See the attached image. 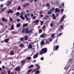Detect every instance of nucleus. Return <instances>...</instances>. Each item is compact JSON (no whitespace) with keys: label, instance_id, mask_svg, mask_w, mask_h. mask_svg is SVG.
I'll return each instance as SVG.
<instances>
[{"label":"nucleus","instance_id":"nucleus-1","mask_svg":"<svg viewBox=\"0 0 74 74\" xmlns=\"http://www.w3.org/2000/svg\"><path fill=\"white\" fill-rule=\"evenodd\" d=\"M47 52V48H44L42 49V51H40V53L41 55Z\"/></svg>","mask_w":74,"mask_h":74},{"label":"nucleus","instance_id":"nucleus-15","mask_svg":"<svg viewBox=\"0 0 74 74\" xmlns=\"http://www.w3.org/2000/svg\"><path fill=\"white\" fill-rule=\"evenodd\" d=\"M27 25H28V23L24 24V25H23V28L25 27H26V26H27Z\"/></svg>","mask_w":74,"mask_h":74},{"label":"nucleus","instance_id":"nucleus-63","mask_svg":"<svg viewBox=\"0 0 74 74\" xmlns=\"http://www.w3.org/2000/svg\"><path fill=\"white\" fill-rule=\"evenodd\" d=\"M1 74H4V72H2Z\"/></svg>","mask_w":74,"mask_h":74},{"label":"nucleus","instance_id":"nucleus-18","mask_svg":"<svg viewBox=\"0 0 74 74\" xmlns=\"http://www.w3.org/2000/svg\"><path fill=\"white\" fill-rule=\"evenodd\" d=\"M21 24L20 23H18L16 25L17 27H19L21 26Z\"/></svg>","mask_w":74,"mask_h":74},{"label":"nucleus","instance_id":"nucleus-7","mask_svg":"<svg viewBox=\"0 0 74 74\" xmlns=\"http://www.w3.org/2000/svg\"><path fill=\"white\" fill-rule=\"evenodd\" d=\"M65 18H66V15H64V16H62V17H61V19L60 20L61 22L63 21Z\"/></svg>","mask_w":74,"mask_h":74},{"label":"nucleus","instance_id":"nucleus-52","mask_svg":"<svg viewBox=\"0 0 74 74\" xmlns=\"http://www.w3.org/2000/svg\"><path fill=\"white\" fill-rule=\"evenodd\" d=\"M10 73H11V71H8V74H10Z\"/></svg>","mask_w":74,"mask_h":74},{"label":"nucleus","instance_id":"nucleus-3","mask_svg":"<svg viewBox=\"0 0 74 74\" xmlns=\"http://www.w3.org/2000/svg\"><path fill=\"white\" fill-rule=\"evenodd\" d=\"M55 10V8H52L51 10L49 11V12L47 13L48 15H50L51 14L52 12V11H54V10Z\"/></svg>","mask_w":74,"mask_h":74},{"label":"nucleus","instance_id":"nucleus-36","mask_svg":"<svg viewBox=\"0 0 74 74\" xmlns=\"http://www.w3.org/2000/svg\"><path fill=\"white\" fill-rule=\"evenodd\" d=\"M36 66H38V69H39V68H40V66H39V65H38V64H36Z\"/></svg>","mask_w":74,"mask_h":74},{"label":"nucleus","instance_id":"nucleus-22","mask_svg":"<svg viewBox=\"0 0 74 74\" xmlns=\"http://www.w3.org/2000/svg\"><path fill=\"white\" fill-rule=\"evenodd\" d=\"M48 18H49V16L47 15L46 16L44 17V19H47Z\"/></svg>","mask_w":74,"mask_h":74},{"label":"nucleus","instance_id":"nucleus-28","mask_svg":"<svg viewBox=\"0 0 74 74\" xmlns=\"http://www.w3.org/2000/svg\"><path fill=\"white\" fill-rule=\"evenodd\" d=\"M31 71H32V70L31 69H29L27 71V73H28V74H29V73H30V72H31Z\"/></svg>","mask_w":74,"mask_h":74},{"label":"nucleus","instance_id":"nucleus-35","mask_svg":"<svg viewBox=\"0 0 74 74\" xmlns=\"http://www.w3.org/2000/svg\"><path fill=\"white\" fill-rule=\"evenodd\" d=\"M36 73L37 74H38V73L39 74H40V72H39V70H38V71H36Z\"/></svg>","mask_w":74,"mask_h":74},{"label":"nucleus","instance_id":"nucleus-27","mask_svg":"<svg viewBox=\"0 0 74 74\" xmlns=\"http://www.w3.org/2000/svg\"><path fill=\"white\" fill-rule=\"evenodd\" d=\"M26 32V29H23L22 30V33H24L25 32Z\"/></svg>","mask_w":74,"mask_h":74},{"label":"nucleus","instance_id":"nucleus-45","mask_svg":"<svg viewBox=\"0 0 74 74\" xmlns=\"http://www.w3.org/2000/svg\"><path fill=\"white\" fill-rule=\"evenodd\" d=\"M53 18V19H56V16H52Z\"/></svg>","mask_w":74,"mask_h":74},{"label":"nucleus","instance_id":"nucleus-26","mask_svg":"<svg viewBox=\"0 0 74 74\" xmlns=\"http://www.w3.org/2000/svg\"><path fill=\"white\" fill-rule=\"evenodd\" d=\"M24 40H27V39L28 38V37H27V36H25L24 37Z\"/></svg>","mask_w":74,"mask_h":74},{"label":"nucleus","instance_id":"nucleus-47","mask_svg":"<svg viewBox=\"0 0 74 74\" xmlns=\"http://www.w3.org/2000/svg\"><path fill=\"white\" fill-rule=\"evenodd\" d=\"M36 18V16H33L32 18V19L34 20Z\"/></svg>","mask_w":74,"mask_h":74},{"label":"nucleus","instance_id":"nucleus-34","mask_svg":"<svg viewBox=\"0 0 74 74\" xmlns=\"http://www.w3.org/2000/svg\"><path fill=\"white\" fill-rule=\"evenodd\" d=\"M42 29H40L39 31V33H41L42 32Z\"/></svg>","mask_w":74,"mask_h":74},{"label":"nucleus","instance_id":"nucleus-38","mask_svg":"<svg viewBox=\"0 0 74 74\" xmlns=\"http://www.w3.org/2000/svg\"><path fill=\"white\" fill-rule=\"evenodd\" d=\"M44 37H45L43 35H41L40 36V37H41V38H44Z\"/></svg>","mask_w":74,"mask_h":74},{"label":"nucleus","instance_id":"nucleus-5","mask_svg":"<svg viewBox=\"0 0 74 74\" xmlns=\"http://www.w3.org/2000/svg\"><path fill=\"white\" fill-rule=\"evenodd\" d=\"M8 14H12L13 13V11H12V10L11 9H9V11L7 12Z\"/></svg>","mask_w":74,"mask_h":74},{"label":"nucleus","instance_id":"nucleus-4","mask_svg":"<svg viewBox=\"0 0 74 74\" xmlns=\"http://www.w3.org/2000/svg\"><path fill=\"white\" fill-rule=\"evenodd\" d=\"M38 53H37L34 56L33 58L34 59L37 58L38 57Z\"/></svg>","mask_w":74,"mask_h":74},{"label":"nucleus","instance_id":"nucleus-14","mask_svg":"<svg viewBox=\"0 0 74 74\" xmlns=\"http://www.w3.org/2000/svg\"><path fill=\"white\" fill-rule=\"evenodd\" d=\"M32 47L33 46H32V45L30 44H29L28 46V48L29 49H31V48H32Z\"/></svg>","mask_w":74,"mask_h":74},{"label":"nucleus","instance_id":"nucleus-49","mask_svg":"<svg viewBox=\"0 0 74 74\" xmlns=\"http://www.w3.org/2000/svg\"><path fill=\"white\" fill-rule=\"evenodd\" d=\"M40 60H44V58L43 57H42L40 58Z\"/></svg>","mask_w":74,"mask_h":74},{"label":"nucleus","instance_id":"nucleus-16","mask_svg":"<svg viewBox=\"0 0 74 74\" xmlns=\"http://www.w3.org/2000/svg\"><path fill=\"white\" fill-rule=\"evenodd\" d=\"M9 41V39L8 38L5 39L4 40L5 42H8Z\"/></svg>","mask_w":74,"mask_h":74},{"label":"nucleus","instance_id":"nucleus-56","mask_svg":"<svg viewBox=\"0 0 74 74\" xmlns=\"http://www.w3.org/2000/svg\"><path fill=\"white\" fill-rule=\"evenodd\" d=\"M63 11H64L63 9L61 10V13H62V12H63Z\"/></svg>","mask_w":74,"mask_h":74},{"label":"nucleus","instance_id":"nucleus-17","mask_svg":"<svg viewBox=\"0 0 74 74\" xmlns=\"http://www.w3.org/2000/svg\"><path fill=\"white\" fill-rule=\"evenodd\" d=\"M44 44V41L42 40L40 42V44L41 45H42Z\"/></svg>","mask_w":74,"mask_h":74},{"label":"nucleus","instance_id":"nucleus-31","mask_svg":"<svg viewBox=\"0 0 74 74\" xmlns=\"http://www.w3.org/2000/svg\"><path fill=\"white\" fill-rule=\"evenodd\" d=\"M59 48V46H56V50H58Z\"/></svg>","mask_w":74,"mask_h":74},{"label":"nucleus","instance_id":"nucleus-51","mask_svg":"<svg viewBox=\"0 0 74 74\" xmlns=\"http://www.w3.org/2000/svg\"><path fill=\"white\" fill-rule=\"evenodd\" d=\"M25 18H27V14H26L25 15Z\"/></svg>","mask_w":74,"mask_h":74},{"label":"nucleus","instance_id":"nucleus-62","mask_svg":"<svg viewBox=\"0 0 74 74\" xmlns=\"http://www.w3.org/2000/svg\"><path fill=\"white\" fill-rule=\"evenodd\" d=\"M4 68H5V67L4 66H2V69H4Z\"/></svg>","mask_w":74,"mask_h":74},{"label":"nucleus","instance_id":"nucleus-46","mask_svg":"<svg viewBox=\"0 0 74 74\" xmlns=\"http://www.w3.org/2000/svg\"><path fill=\"white\" fill-rule=\"evenodd\" d=\"M30 18H27H27H26V19L27 21H29V20H30Z\"/></svg>","mask_w":74,"mask_h":74},{"label":"nucleus","instance_id":"nucleus-50","mask_svg":"<svg viewBox=\"0 0 74 74\" xmlns=\"http://www.w3.org/2000/svg\"><path fill=\"white\" fill-rule=\"evenodd\" d=\"M44 27H43V30H44V28H45V27H45V25H44Z\"/></svg>","mask_w":74,"mask_h":74},{"label":"nucleus","instance_id":"nucleus-55","mask_svg":"<svg viewBox=\"0 0 74 74\" xmlns=\"http://www.w3.org/2000/svg\"><path fill=\"white\" fill-rule=\"evenodd\" d=\"M12 34H16V32H12Z\"/></svg>","mask_w":74,"mask_h":74},{"label":"nucleus","instance_id":"nucleus-23","mask_svg":"<svg viewBox=\"0 0 74 74\" xmlns=\"http://www.w3.org/2000/svg\"><path fill=\"white\" fill-rule=\"evenodd\" d=\"M16 16H19L20 15V13L19 12H17L16 13Z\"/></svg>","mask_w":74,"mask_h":74},{"label":"nucleus","instance_id":"nucleus-8","mask_svg":"<svg viewBox=\"0 0 74 74\" xmlns=\"http://www.w3.org/2000/svg\"><path fill=\"white\" fill-rule=\"evenodd\" d=\"M11 2L10 1H8V3L6 4V6L7 7H8L10 4H11Z\"/></svg>","mask_w":74,"mask_h":74},{"label":"nucleus","instance_id":"nucleus-19","mask_svg":"<svg viewBox=\"0 0 74 74\" xmlns=\"http://www.w3.org/2000/svg\"><path fill=\"white\" fill-rule=\"evenodd\" d=\"M20 47L21 48H23L24 47V45L23 44L21 43L20 45Z\"/></svg>","mask_w":74,"mask_h":74},{"label":"nucleus","instance_id":"nucleus-32","mask_svg":"<svg viewBox=\"0 0 74 74\" xmlns=\"http://www.w3.org/2000/svg\"><path fill=\"white\" fill-rule=\"evenodd\" d=\"M10 22H13V19H12L11 17H10Z\"/></svg>","mask_w":74,"mask_h":74},{"label":"nucleus","instance_id":"nucleus-9","mask_svg":"<svg viewBox=\"0 0 74 74\" xmlns=\"http://www.w3.org/2000/svg\"><path fill=\"white\" fill-rule=\"evenodd\" d=\"M39 21H40V20H36L35 21L33 22V23H38V22H39Z\"/></svg>","mask_w":74,"mask_h":74},{"label":"nucleus","instance_id":"nucleus-37","mask_svg":"<svg viewBox=\"0 0 74 74\" xmlns=\"http://www.w3.org/2000/svg\"><path fill=\"white\" fill-rule=\"evenodd\" d=\"M32 67H33V65H31L29 67V69H30V68H32Z\"/></svg>","mask_w":74,"mask_h":74},{"label":"nucleus","instance_id":"nucleus-25","mask_svg":"<svg viewBox=\"0 0 74 74\" xmlns=\"http://www.w3.org/2000/svg\"><path fill=\"white\" fill-rule=\"evenodd\" d=\"M11 29L12 30H14V25L12 24L11 26Z\"/></svg>","mask_w":74,"mask_h":74},{"label":"nucleus","instance_id":"nucleus-60","mask_svg":"<svg viewBox=\"0 0 74 74\" xmlns=\"http://www.w3.org/2000/svg\"><path fill=\"white\" fill-rule=\"evenodd\" d=\"M46 42L47 43V44H49V42H48V41H46Z\"/></svg>","mask_w":74,"mask_h":74},{"label":"nucleus","instance_id":"nucleus-64","mask_svg":"<svg viewBox=\"0 0 74 74\" xmlns=\"http://www.w3.org/2000/svg\"><path fill=\"white\" fill-rule=\"evenodd\" d=\"M33 0H31L30 1V2L31 3H32V2H33Z\"/></svg>","mask_w":74,"mask_h":74},{"label":"nucleus","instance_id":"nucleus-40","mask_svg":"<svg viewBox=\"0 0 74 74\" xmlns=\"http://www.w3.org/2000/svg\"><path fill=\"white\" fill-rule=\"evenodd\" d=\"M21 7L20 6H19L17 8V10H19L21 9Z\"/></svg>","mask_w":74,"mask_h":74},{"label":"nucleus","instance_id":"nucleus-6","mask_svg":"<svg viewBox=\"0 0 74 74\" xmlns=\"http://www.w3.org/2000/svg\"><path fill=\"white\" fill-rule=\"evenodd\" d=\"M2 20L3 22H7V19H5V18L4 17L2 18Z\"/></svg>","mask_w":74,"mask_h":74},{"label":"nucleus","instance_id":"nucleus-54","mask_svg":"<svg viewBox=\"0 0 74 74\" xmlns=\"http://www.w3.org/2000/svg\"><path fill=\"white\" fill-rule=\"evenodd\" d=\"M0 25H1V26H3V24L2 23H0Z\"/></svg>","mask_w":74,"mask_h":74},{"label":"nucleus","instance_id":"nucleus-24","mask_svg":"<svg viewBox=\"0 0 74 74\" xmlns=\"http://www.w3.org/2000/svg\"><path fill=\"white\" fill-rule=\"evenodd\" d=\"M26 59H27V60H30V59H32V58L30 57H28Z\"/></svg>","mask_w":74,"mask_h":74},{"label":"nucleus","instance_id":"nucleus-20","mask_svg":"<svg viewBox=\"0 0 74 74\" xmlns=\"http://www.w3.org/2000/svg\"><path fill=\"white\" fill-rule=\"evenodd\" d=\"M10 54H11V55H14V53L12 51H11L10 52Z\"/></svg>","mask_w":74,"mask_h":74},{"label":"nucleus","instance_id":"nucleus-10","mask_svg":"<svg viewBox=\"0 0 74 74\" xmlns=\"http://www.w3.org/2000/svg\"><path fill=\"white\" fill-rule=\"evenodd\" d=\"M25 33L27 34L29 33H30V31L28 30V28H25Z\"/></svg>","mask_w":74,"mask_h":74},{"label":"nucleus","instance_id":"nucleus-58","mask_svg":"<svg viewBox=\"0 0 74 74\" xmlns=\"http://www.w3.org/2000/svg\"><path fill=\"white\" fill-rule=\"evenodd\" d=\"M31 16L32 17H33V14H31Z\"/></svg>","mask_w":74,"mask_h":74},{"label":"nucleus","instance_id":"nucleus-59","mask_svg":"<svg viewBox=\"0 0 74 74\" xmlns=\"http://www.w3.org/2000/svg\"><path fill=\"white\" fill-rule=\"evenodd\" d=\"M60 27H61V28H62V29H63V27H62V25L60 26Z\"/></svg>","mask_w":74,"mask_h":74},{"label":"nucleus","instance_id":"nucleus-44","mask_svg":"<svg viewBox=\"0 0 74 74\" xmlns=\"http://www.w3.org/2000/svg\"><path fill=\"white\" fill-rule=\"evenodd\" d=\"M68 68L69 67H65L64 68V69L65 70H67Z\"/></svg>","mask_w":74,"mask_h":74},{"label":"nucleus","instance_id":"nucleus-29","mask_svg":"<svg viewBox=\"0 0 74 74\" xmlns=\"http://www.w3.org/2000/svg\"><path fill=\"white\" fill-rule=\"evenodd\" d=\"M6 8H4L2 9V12H3V11H5V10H6Z\"/></svg>","mask_w":74,"mask_h":74},{"label":"nucleus","instance_id":"nucleus-61","mask_svg":"<svg viewBox=\"0 0 74 74\" xmlns=\"http://www.w3.org/2000/svg\"><path fill=\"white\" fill-rule=\"evenodd\" d=\"M0 7H3V4H1V5L0 6Z\"/></svg>","mask_w":74,"mask_h":74},{"label":"nucleus","instance_id":"nucleus-57","mask_svg":"<svg viewBox=\"0 0 74 74\" xmlns=\"http://www.w3.org/2000/svg\"><path fill=\"white\" fill-rule=\"evenodd\" d=\"M62 7H64V3H62Z\"/></svg>","mask_w":74,"mask_h":74},{"label":"nucleus","instance_id":"nucleus-11","mask_svg":"<svg viewBox=\"0 0 74 74\" xmlns=\"http://www.w3.org/2000/svg\"><path fill=\"white\" fill-rule=\"evenodd\" d=\"M21 69V68L19 66H17L16 68H15V70L16 71H19V70H20V69Z\"/></svg>","mask_w":74,"mask_h":74},{"label":"nucleus","instance_id":"nucleus-41","mask_svg":"<svg viewBox=\"0 0 74 74\" xmlns=\"http://www.w3.org/2000/svg\"><path fill=\"white\" fill-rule=\"evenodd\" d=\"M40 14H42V10H41L39 12Z\"/></svg>","mask_w":74,"mask_h":74},{"label":"nucleus","instance_id":"nucleus-42","mask_svg":"<svg viewBox=\"0 0 74 74\" xmlns=\"http://www.w3.org/2000/svg\"><path fill=\"white\" fill-rule=\"evenodd\" d=\"M19 21H20V19H17V22H19Z\"/></svg>","mask_w":74,"mask_h":74},{"label":"nucleus","instance_id":"nucleus-39","mask_svg":"<svg viewBox=\"0 0 74 74\" xmlns=\"http://www.w3.org/2000/svg\"><path fill=\"white\" fill-rule=\"evenodd\" d=\"M50 25L51 27H53V23H51L50 24Z\"/></svg>","mask_w":74,"mask_h":74},{"label":"nucleus","instance_id":"nucleus-48","mask_svg":"<svg viewBox=\"0 0 74 74\" xmlns=\"http://www.w3.org/2000/svg\"><path fill=\"white\" fill-rule=\"evenodd\" d=\"M20 40L21 41H23V38H20Z\"/></svg>","mask_w":74,"mask_h":74},{"label":"nucleus","instance_id":"nucleus-2","mask_svg":"<svg viewBox=\"0 0 74 74\" xmlns=\"http://www.w3.org/2000/svg\"><path fill=\"white\" fill-rule=\"evenodd\" d=\"M23 12H21V14L20 15L19 17L21 18V19H23V20H25V18L23 17Z\"/></svg>","mask_w":74,"mask_h":74},{"label":"nucleus","instance_id":"nucleus-33","mask_svg":"<svg viewBox=\"0 0 74 74\" xmlns=\"http://www.w3.org/2000/svg\"><path fill=\"white\" fill-rule=\"evenodd\" d=\"M25 60H23V61H21V64H23L25 62Z\"/></svg>","mask_w":74,"mask_h":74},{"label":"nucleus","instance_id":"nucleus-43","mask_svg":"<svg viewBox=\"0 0 74 74\" xmlns=\"http://www.w3.org/2000/svg\"><path fill=\"white\" fill-rule=\"evenodd\" d=\"M63 34V33H61L60 34H58V36H61V35H62V34Z\"/></svg>","mask_w":74,"mask_h":74},{"label":"nucleus","instance_id":"nucleus-53","mask_svg":"<svg viewBox=\"0 0 74 74\" xmlns=\"http://www.w3.org/2000/svg\"><path fill=\"white\" fill-rule=\"evenodd\" d=\"M43 23H44V22L43 21H42L41 23V25H42V24H43Z\"/></svg>","mask_w":74,"mask_h":74},{"label":"nucleus","instance_id":"nucleus-30","mask_svg":"<svg viewBox=\"0 0 74 74\" xmlns=\"http://www.w3.org/2000/svg\"><path fill=\"white\" fill-rule=\"evenodd\" d=\"M51 36L52 38H53V37H55V36L54 35V34H52L51 35Z\"/></svg>","mask_w":74,"mask_h":74},{"label":"nucleus","instance_id":"nucleus-21","mask_svg":"<svg viewBox=\"0 0 74 74\" xmlns=\"http://www.w3.org/2000/svg\"><path fill=\"white\" fill-rule=\"evenodd\" d=\"M50 5L49 4V3H47L46 5V6L48 7V9H49V7H50Z\"/></svg>","mask_w":74,"mask_h":74},{"label":"nucleus","instance_id":"nucleus-12","mask_svg":"<svg viewBox=\"0 0 74 74\" xmlns=\"http://www.w3.org/2000/svg\"><path fill=\"white\" fill-rule=\"evenodd\" d=\"M29 5V3H26V4H24L23 5V7L25 8L27 6H28Z\"/></svg>","mask_w":74,"mask_h":74},{"label":"nucleus","instance_id":"nucleus-13","mask_svg":"<svg viewBox=\"0 0 74 74\" xmlns=\"http://www.w3.org/2000/svg\"><path fill=\"white\" fill-rule=\"evenodd\" d=\"M55 11L56 12H60L58 8H56L55 10Z\"/></svg>","mask_w":74,"mask_h":74}]
</instances>
